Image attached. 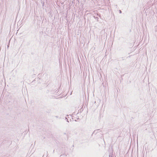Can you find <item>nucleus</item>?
Wrapping results in <instances>:
<instances>
[{"instance_id": "1", "label": "nucleus", "mask_w": 157, "mask_h": 157, "mask_svg": "<svg viewBox=\"0 0 157 157\" xmlns=\"http://www.w3.org/2000/svg\"><path fill=\"white\" fill-rule=\"evenodd\" d=\"M96 15H97V14H96V13H95V14H94V16H93V17H94V18H95V17H96Z\"/></svg>"}, {"instance_id": "8", "label": "nucleus", "mask_w": 157, "mask_h": 157, "mask_svg": "<svg viewBox=\"0 0 157 157\" xmlns=\"http://www.w3.org/2000/svg\"><path fill=\"white\" fill-rule=\"evenodd\" d=\"M66 119H67V121L68 122V119H67L66 117Z\"/></svg>"}, {"instance_id": "5", "label": "nucleus", "mask_w": 157, "mask_h": 157, "mask_svg": "<svg viewBox=\"0 0 157 157\" xmlns=\"http://www.w3.org/2000/svg\"><path fill=\"white\" fill-rule=\"evenodd\" d=\"M122 13L121 11V10H119V13Z\"/></svg>"}, {"instance_id": "3", "label": "nucleus", "mask_w": 157, "mask_h": 157, "mask_svg": "<svg viewBox=\"0 0 157 157\" xmlns=\"http://www.w3.org/2000/svg\"><path fill=\"white\" fill-rule=\"evenodd\" d=\"M122 60H124L125 59L124 57H122Z\"/></svg>"}, {"instance_id": "6", "label": "nucleus", "mask_w": 157, "mask_h": 157, "mask_svg": "<svg viewBox=\"0 0 157 157\" xmlns=\"http://www.w3.org/2000/svg\"><path fill=\"white\" fill-rule=\"evenodd\" d=\"M109 157H113L112 155L111 156L110 155H109Z\"/></svg>"}, {"instance_id": "2", "label": "nucleus", "mask_w": 157, "mask_h": 157, "mask_svg": "<svg viewBox=\"0 0 157 157\" xmlns=\"http://www.w3.org/2000/svg\"><path fill=\"white\" fill-rule=\"evenodd\" d=\"M98 19H99L98 17H95V19H96V20H97V21H98Z\"/></svg>"}, {"instance_id": "7", "label": "nucleus", "mask_w": 157, "mask_h": 157, "mask_svg": "<svg viewBox=\"0 0 157 157\" xmlns=\"http://www.w3.org/2000/svg\"><path fill=\"white\" fill-rule=\"evenodd\" d=\"M56 118H58L59 117H58V116H56Z\"/></svg>"}, {"instance_id": "4", "label": "nucleus", "mask_w": 157, "mask_h": 157, "mask_svg": "<svg viewBox=\"0 0 157 157\" xmlns=\"http://www.w3.org/2000/svg\"><path fill=\"white\" fill-rule=\"evenodd\" d=\"M97 16H98L99 17H100V15L97 14Z\"/></svg>"}]
</instances>
